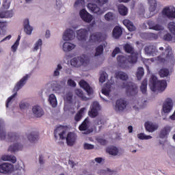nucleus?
Listing matches in <instances>:
<instances>
[{
  "instance_id": "1",
  "label": "nucleus",
  "mask_w": 175,
  "mask_h": 175,
  "mask_svg": "<svg viewBox=\"0 0 175 175\" xmlns=\"http://www.w3.org/2000/svg\"><path fill=\"white\" fill-rule=\"evenodd\" d=\"M125 53L131 54L127 57L124 55H118L117 57L118 65L122 69H131L134 64L137 62V53H135V49H133L131 44H125L123 46Z\"/></svg>"
},
{
  "instance_id": "2",
  "label": "nucleus",
  "mask_w": 175,
  "mask_h": 175,
  "mask_svg": "<svg viewBox=\"0 0 175 175\" xmlns=\"http://www.w3.org/2000/svg\"><path fill=\"white\" fill-rule=\"evenodd\" d=\"M66 135V130H65V129L62 126L57 127L54 131V136L55 139H58V136H59V139L61 140H64V139H66L68 146H73V144H75V143L76 142L77 135H76L75 133L72 132H69L66 137H65Z\"/></svg>"
},
{
  "instance_id": "3",
  "label": "nucleus",
  "mask_w": 175,
  "mask_h": 175,
  "mask_svg": "<svg viewBox=\"0 0 175 175\" xmlns=\"http://www.w3.org/2000/svg\"><path fill=\"white\" fill-rule=\"evenodd\" d=\"M149 87L153 92H163L167 87L165 80H158L155 75H152L149 80Z\"/></svg>"
},
{
  "instance_id": "4",
  "label": "nucleus",
  "mask_w": 175,
  "mask_h": 175,
  "mask_svg": "<svg viewBox=\"0 0 175 175\" xmlns=\"http://www.w3.org/2000/svg\"><path fill=\"white\" fill-rule=\"evenodd\" d=\"M120 88L122 89L125 88L127 95L130 96H135V95H137V92H139L137 85L133 82H123L120 85Z\"/></svg>"
},
{
  "instance_id": "5",
  "label": "nucleus",
  "mask_w": 175,
  "mask_h": 175,
  "mask_svg": "<svg viewBox=\"0 0 175 175\" xmlns=\"http://www.w3.org/2000/svg\"><path fill=\"white\" fill-rule=\"evenodd\" d=\"M165 56L163 57V55H165V53H162L161 55L157 57L158 61L159 62H166V61H172L174 59V57L173 56V52L172 51V48L170 46H168L165 49Z\"/></svg>"
},
{
  "instance_id": "6",
  "label": "nucleus",
  "mask_w": 175,
  "mask_h": 175,
  "mask_svg": "<svg viewBox=\"0 0 175 175\" xmlns=\"http://www.w3.org/2000/svg\"><path fill=\"white\" fill-rule=\"evenodd\" d=\"M99 110H100L99 103L98 102L93 103L88 111L89 117H90V118H96L99 114Z\"/></svg>"
},
{
  "instance_id": "7",
  "label": "nucleus",
  "mask_w": 175,
  "mask_h": 175,
  "mask_svg": "<svg viewBox=\"0 0 175 175\" xmlns=\"http://www.w3.org/2000/svg\"><path fill=\"white\" fill-rule=\"evenodd\" d=\"M79 130L81 132H84L83 135H90L92 133V130L90 129V120L85 118L79 126Z\"/></svg>"
},
{
  "instance_id": "8",
  "label": "nucleus",
  "mask_w": 175,
  "mask_h": 175,
  "mask_svg": "<svg viewBox=\"0 0 175 175\" xmlns=\"http://www.w3.org/2000/svg\"><path fill=\"white\" fill-rule=\"evenodd\" d=\"M85 64V56L74 57L70 60V65L75 68H80L82 65Z\"/></svg>"
},
{
  "instance_id": "9",
  "label": "nucleus",
  "mask_w": 175,
  "mask_h": 175,
  "mask_svg": "<svg viewBox=\"0 0 175 175\" xmlns=\"http://www.w3.org/2000/svg\"><path fill=\"white\" fill-rule=\"evenodd\" d=\"M144 51L145 54H146L147 55H151L152 57H155V55H158V54L159 53V51H158L157 46L152 44L145 46Z\"/></svg>"
},
{
  "instance_id": "10",
  "label": "nucleus",
  "mask_w": 175,
  "mask_h": 175,
  "mask_svg": "<svg viewBox=\"0 0 175 175\" xmlns=\"http://www.w3.org/2000/svg\"><path fill=\"white\" fill-rule=\"evenodd\" d=\"M79 16L85 23H91L94 18L92 15L88 13L85 9H82L79 11Z\"/></svg>"
},
{
  "instance_id": "11",
  "label": "nucleus",
  "mask_w": 175,
  "mask_h": 175,
  "mask_svg": "<svg viewBox=\"0 0 175 175\" xmlns=\"http://www.w3.org/2000/svg\"><path fill=\"white\" fill-rule=\"evenodd\" d=\"M13 165L9 163H4L0 165V173L3 174H8V173L13 172Z\"/></svg>"
},
{
  "instance_id": "12",
  "label": "nucleus",
  "mask_w": 175,
  "mask_h": 175,
  "mask_svg": "<svg viewBox=\"0 0 175 175\" xmlns=\"http://www.w3.org/2000/svg\"><path fill=\"white\" fill-rule=\"evenodd\" d=\"M126 100L122 98H120L116 101V109L118 110V111H123V110L126 109Z\"/></svg>"
},
{
  "instance_id": "13",
  "label": "nucleus",
  "mask_w": 175,
  "mask_h": 175,
  "mask_svg": "<svg viewBox=\"0 0 175 175\" xmlns=\"http://www.w3.org/2000/svg\"><path fill=\"white\" fill-rule=\"evenodd\" d=\"M173 108V100L171 98H168L165 100V102L163 105V110L165 113H170L172 109Z\"/></svg>"
},
{
  "instance_id": "14",
  "label": "nucleus",
  "mask_w": 175,
  "mask_h": 175,
  "mask_svg": "<svg viewBox=\"0 0 175 175\" xmlns=\"http://www.w3.org/2000/svg\"><path fill=\"white\" fill-rule=\"evenodd\" d=\"M79 85L81 88H83V90L86 91L88 95H92V94H94V90H92L91 86H90V84H88L87 81L81 80L79 81Z\"/></svg>"
},
{
  "instance_id": "15",
  "label": "nucleus",
  "mask_w": 175,
  "mask_h": 175,
  "mask_svg": "<svg viewBox=\"0 0 175 175\" xmlns=\"http://www.w3.org/2000/svg\"><path fill=\"white\" fill-rule=\"evenodd\" d=\"M29 75H26L24 76L15 85L14 90V91H18L19 90H21L25 84H27V81H28Z\"/></svg>"
},
{
  "instance_id": "16",
  "label": "nucleus",
  "mask_w": 175,
  "mask_h": 175,
  "mask_svg": "<svg viewBox=\"0 0 175 175\" xmlns=\"http://www.w3.org/2000/svg\"><path fill=\"white\" fill-rule=\"evenodd\" d=\"M88 8L93 13H95L96 14H103V11L100 10V8L96 4H94L92 3H89L88 4Z\"/></svg>"
},
{
  "instance_id": "17",
  "label": "nucleus",
  "mask_w": 175,
  "mask_h": 175,
  "mask_svg": "<svg viewBox=\"0 0 175 175\" xmlns=\"http://www.w3.org/2000/svg\"><path fill=\"white\" fill-rule=\"evenodd\" d=\"M90 43H96L100 42L102 40V33L96 32L93 33L90 36Z\"/></svg>"
},
{
  "instance_id": "18",
  "label": "nucleus",
  "mask_w": 175,
  "mask_h": 175,
  "mask_svg": "<svg viewBox=\"0 0 175 175\" xmlns=\"http://www.w3.org/2000/svg\"><path fill=\"white\" fill-rule=\"evenodd\" d=\"M149 29H153L154 31H163L164 28L159 24H155L154 21H148L147 23Z\"/></svg>"
},
{
  "instance_id": "19",
  "label": "nucleus",
  "mask_w": 175,
  "mask_h": 175,
  "mask_svg": "<svg viewBox=\"0 0 175 175\" xmlns=\"http://www.w3.org/2000/svg\"><path fill=\"white\" fill-rule=\"evenodd\" d=\"M24 31L27 35H31L32 33V31H33V28L29 25V19L26 18L23 22Z\"/></svg>"
},
{
  "instance_id": "20",
  "label": "nucleus",
  "mask_w": 175,
  "mask_h": 175,
  "mask_svg": "<svg viewBox=\"0 0 175 175\" xmlns=\"http://www.w3.org/2000/svg\"><path fill=\"white\" fill-rule=\"evenodd\" d=\"M32 111L34 116L37 118H40L43 114H44V111H43V109L41 108L39 105H35L32 108Z\"/></svg>"
},
{
  "instance_id": "21",
  "label": "nucleus",
  "mask_w": 175,
  "mask_h": 175,
  "mask_svg": "<svg viewBox=\"0 0 175 175\" xmlns=\"http://www.w3.org/2000/svg\"><path fill=\"white\" fill-rule=\"evenodd\" d=\"M87 35H88V31L85 29H81L77 31V38L79 40H85Z\"/></svg>"
},
{
  "instance_id": "22",
  "label": "nucleus",
  "mask_w": 175,
  "mask_h": 175,
  "mask_svg": "<svg viewBox=\"0 0 175 175\" xmlns=\"http://www.w3.org/2000/svg\"><path fill=\"white\" fill-rule=\"evenodd\" d=\"M63 39L64 40H72V39H75V32L73 30L68 29H67L64 35H63Z\"/></svg>"
},
{
  "instance_id": "23",
  "label": "nucleus",
  "mask_w": 175,
  "mask_h": 175,
  "mask_svg": "<svg viewBox=\"0 0 175 175\" xmlns=\"http://www.w3.org/2000/svg\"><path fill=\"white\" fill-rule=\"evenodd\" d=\"M123 24L126 27L127 29L130 31V32H133V31H136V27L135 25H133V23H132L129 19H124L123 21Z\"/></svg>"
},
{
  "instance_id": "24",
  "label": "nucleus",
  "mask_w": 175,
  "mask_h": 175,
  "mask_svg": "<svg viewBox=\"0 0 175 175\" xmlns=\"http://www.w3.org/2000/svg\"><path fill=\"white\" fill-rule=\"evenodd\" d=\"M115 77L116 79H120V80H122V81H126V80L129 79V77H128V74L122 71H118L116 72Z\"/></svg>"
},
{
  "instance_id": "25",
  "label": "nucleus",
  "mask_w": 175,
  "mask_h": 175,
  "mask_svg": "<svg viewBox=\"0 0 175 175\" xmlns=\"http://www.w3.org/2000/svg\"><path fill=\"white\" fill-rule=\"evenodd\" d=\"M6 139V131L5 130V124L3 121L0 120V140Z\"/></svg>"
},
{
  "instance_id": "26",
  "label": "nucleus",
  "mask_w": 175,
  "mask_h": 175,
  "mask_svg": "<svg viewBox=\"0 0 175 175\" xmlns=\"http://www.w3.org/2000/svg\"><path fill=\"white\" fill-rule=\"evenodd\" d=\"M122 35V28L120 26H116L113 30V36L115 39H118Z\"/></svg>"
},
{
  "instance_id": "27",
  "label": "nucleus",
  "mask_w": 175,
  "mask_h": 175,
  "mask_svg": "<svg viewBox=\"0 0 175 175\" xmlns=\"http://www.w3.org/2000/svg\"><path fill=\"white\" fill-rule=\"evenodd\" d=\"M144 126L148 132H154L158 129V126L150 122H145Z\"/></svg>"
},
{
  "instance_id": "28",
  "label": "nucleus",
  "mask_w": 175,
  "mask_h": 175,
  "mask_svg": "<svg viewBox=\"0 0 175 175\" xmlns=\"http://www.w3.org/2000/svg\"><path fill=\"white\" fill-rule=\"evenodd\" d=\"M21 150H23V145L18 143L11 145L8 148V151H10V152H16V151H20Z\"/></svg>"
},
{
  "instance_id": "29",
  "label": "nucleus",
  "mask_w": 175,
  "mask_h": 175,
  "mask_svg": "<svg viewBox=\"0 0 175 175\" xmlns=\"http://www.w3.org/2000/svg\"><path fill=\"white\" fill-rule=\"evenodd\" d=\"M172 131V127L169 126H165L161 131L160 133V137L161 139H163L165 137H166V136H167V135H169V133H170V131Z\"/></svg>"
},
{
  "instance_id": "30",
  "label": "nucleus",
  "mask_w": 175,
  "mask_h": 175,
  "mask_svg": "<svg viewBox=\"0 0 175 175\" xmlns=\"http://www.w3.org/2000/svg\"><path fill=\"white\" fill-rule=\"evenodd\" d=\"M27 139L30 143H35V142L38 141L39 139V133L38 132H32L28 136Z\"/></svg>"
},
{
  "instance_id": "31",
  "label": "nucleus",
  "mask_w": 175,
  "mask_h": 175,
  "mask_svg": "<svg viewBox=\"0 0 175 175\" xmlns=\"http://www.w3.org/2000/svg\"><path fill=\"white\" fill-rule=\"evenodd\" d=\"M75 47H76V45H75V44H72L69 42H66L64 43L63 44V50L64 51H72V50H73V49H75Z\"/></svg>"
},
{
  "instance_id": "32",
  "label": "nucleus",
  "mask_w": 175,
  "mask_h": 175,
  "mask_svg": "<svg viewBox=\"0 0 175 175\" xmlns=\"http://www.w3.org/2000/svg\"><path fill=\"white\" fill-rule=\"evenodd\" d=\"M118 10L121 16H126L128 14V8L122 4L118 5Z\"/></svg>"
},
{
  "instance_id": "33",
  "label": "nucleus",
  "mask_w": 175,
  "mask_h": 175,
  "mask_svg": "<svg viewBox=\"0 0 175 175\" xmlns=\"http://www.w3.org/2000/svg\"><path fill=\"white\" fill-rule=\"evenodd\" d=\"M1 159L2 161H9L10 162H12V163H16V162H17L16 157L12 155H3Z\"/></svg>"
},
{
  "instance_id": "34",
  "label": "nucleus",
  "mask_w": 175,
  "mask_h": 175,
  "mask_svg": "<svg viewBox=\"0 0 175 175\" xmlns=\"http://www.w3.org/2000/svg\"><path fill=\"white\" fill-rule=\"evenodd\" d=\"M49 102L51 105L52 107H56L57 105V97L54 94H51L49 97Z\"/></svg>"
},
{
  "instance_id": "35",
  "label": "nucleus",
  "mask_w": 175,
  "mask_h": 175,
  "mask_svg": "<svg viewBox=\"0 0 175 175\" xmlns=\"http://www.w3.org/2000/svg\"><path fill=\"white\" fill-rule=\"evenodd\" d=\"M84 111H85V108H81L80 110L77 113L75 117V120L77 122H79L83 118V114H84Z\"/></svg>"
},
{
  "instance_id": "36",
  "label": "nucleus",
  "mask_w": 175,
  "mask_h": 175,
  "mask_svg": "<svg viewBox=\"0 0 175 175\" xmlns=\"http://www.w3.org/2000/svg\"><path fill=\"white\" fill-rule=\"evenodd\" d=\"M107 152L109 154V155H113L116 157V155L118 154V148L116 146H111L107 148Z\"/></svg>"
},
{
  "instance_id": "37",
  "label": "nucleus",
  "mask_w": 175,
  "mask_h": 175,
  "mask_svg": "<svg viewBox=\"0 0 175 175\" xmlns=\"http://www.w3.org/2000/svg\"><path fill=\"white\" fill-rule=\"evenodd\" d=\"M147 85H148L147 79H144L142 82V85L140 87L141 92H142V94H147Z\"/></svg>"
},
{
  "instance_id": "38",
  "label": "nucleus",
  "mask_w": 175,
  "mask_h": 175,
  "mask_svg": "<svg viewBox=\"0 0 175 175\" xmlns=\"http://www.w3.org/2000/svg\"><path fill=\"white\" fill-rule=\"evenodd\" d=\"M143 76H144V68H143V67H139L136 72L137 80H142Z\"/></svg>"
},
{
  "instance_id": "39",
  "label": "nucleus",
  "mask_w": 175,
  "mask_h": 175,
  "mask_svg": "<svg viewBox=\"0 0 175 175\" xmlns=\"http://www.w3.org/2000/svg\"><path fill=\"white\" fill-rule=\"evenodd\" d=\"M159 75L160 77H167L169 75H170V72L169 71V69L167 68H161L159 71Z\"/></svg>"
},
{
  "instance_id": "40",
  "label": "nucleus",
  "mask_w": 175,
  "mask_h": 175,
  "mask_svg": "<svg viewBox=\"0 0 175 175\" xmlns=\"http://www.w3.org/2000/svg\"><path fill=\"white\" fill-rule=\"evenodd\" d=\"M148 3L150 12H155L157 10V0H148Z\"/></svg>"
},
{
  "instance_id": "41",
  "label": "nucleus",
  "mask_w": 175,
  "mask_h": 175,
  "mask_svg": "<svg viewBox=\"0 0 175 175\" xmlns=\"http://www.w3.org/2000/svg\"><path fill=\"white\" fill-rule=\"evenodd\" d=\"M85 4V0H77L75 2L74 7L77 9L79 8H83Z\"/></svg>"
},
{
  "instance_id": "42",
  "label": "nucleus",
  "mask_w": 175,
  "mask_h": 175,
  "mask_svg": "<svg viewBox=\"0 0 175 175\" xmlns=\"http://www.w3.org/2000/svg\"><path fill=\"white\" fill-rule=\"evenodd\" d=\"M75 94L79 96V98H81L82 100H87V97L84 96V93H83V90L80 89H77L75 90Z\"/></svg>"
},
{
  "instance_id": "43",
  "label": "nucleus",
  "mask_w": 175,
  "mask_h": 175,
  "mask_svg": "<svg viewBox=\"0 0 175 175\" xmlns=\"http://www.w3.org/2000/svg\"><path fill=\"white\" fill-rule=\"evenodd\" d=\"M116 18V15L112 12H108L105 15V19L106 21H111Z\"/></svg>"
},
{
  "instance_id": "44",
  "label": "nucleus",
  "mask_w": 175,
  "mask_h": 175,
  "mask_svg": "<svg viewBox=\"0 0 175 175\" xmlns=\"http://www.w3.org/2000/svg\"><path fill=\"white\" fill-rule=\"evenodd\" d=\"M168 29L170 32H171V33L175 36V23L174 22H170L168 23Z\"/></svg>"
},
{
  "instance_id": "45",
  "label": "nucleus",
  "mask_w": 175,
  "mask_h": 175,
  "mask_svg": "<svg viewBox=\"0 0 175 175\" xmlns=\"http://www.w3.org/2000/svg\"><path fill=\"white\" fill-rule=\"evenodd\" d=\"M102 54H103V45L101 44L96 48L95 57H98Z\"/></svg>"
},
{
  "instance_id": "46",
  "label": "nucleus",
  "mask_w": 175,
  "mask_h": 175,
  "mask_svg": "<svg viewBox=\"0 0 175 175\" xmlns=\"http://www.w3.org/2000/svg\"><path fill=\"white\" fill-rule=\"evenodd\" d=\"M138 139H140V140H148V139H152V137L150 135H146L144 133H139L137 135Z\"/></svg>"
},
{
  "instance_id": "47",
  "label": "nucleus",
  "mask_w": 175,
  "mask_h": 175,
  "mask_svg": "<svg viewBox=\"0 0 175 175\" xmlns=\"http://www.w3.org/2000/svg\"><path fill=\"white\" fill-rule=\"evenodd\" d=\"M96 140L100 146H106V144H107V140L102 137H97Z\"/></svg>"
},
{
  "instance_id": "48",
  "label": "nucleus",
  "mask_w": 175,
  "mask_h": 175,
  "mask_svg": "<svg viewBox=\"0 0 175 175\" xmlns=\"http://www.w3.org/2000/svg\"><path fill=\"white\" fill-rule=\"evenodd\" d=\"M8 137L10 142H14V140H17V136L16 135V133H10L8 135Z\"/></svg>"
},
{
  "instance_id": "49",
  "label": "nucleus",
  "mask_w": 175,
  "mask_h": 175,
  "mask_svg": "<svg viewBox=\"0 0 175 175\" xmlns=\"http://www.w3.org/2000/svg\"><path fill=\"white\" fill-rule=\"evenodd\" d=\"M16 96H17V92H15L13 95H12L8 98L5 104L6 107H9V103H10V102H12V100L14 98H16Z\"/></svg>"
},
{
  "instance_id": "50",
  "label": "nucleus",
  "mask_w": 175,
  "mask_h": 175,
  "mask_svg": "<svg viewBox=\"0 0 175 175\" xmlns=\"http://www.w3.org/2000/svg\"><path fill=\"white\" fill-rule=\"evenodd\" d=\"M42 39H39L38 42L35 44L34 51H37V50H39V48L42 47Z\"/></svg>"
},
{
  "instance_id": "51",
  "label": "nucleus",
  "mask_w": 175,
  "mask_h": 175,
  "mask_svg": "<svg viewBox=\"0 0 175 175\" xmlns=\"http://www.w3.org/2000/svg\"><path fill=\"white\" fill-rule=\"evenodd\" d=\"M61 69H62V66H61V64H58L56 70L53 72V76H59V70H61Z\"/></svg>"
},
{
  "instance_id": "52",
  "label": "nucleus",
  "mask_w": 175,
  "mask_h": 175,
  "mask_svg": "<svg viewBox=\"0 0 175 175\" xmlns=\"http://www.w3.org/2000/svg\"><path fill=\"white\" fill-rule=\"evenodd\" d=\"M163 39L167 42H170L173 39V36L170 33H167L163 36Z\"/></svg>"
},
{
  "instance_id": "53",
  "label": "nucleus",
  "mask_w": 175,
  "mask_h": 175,
  "mask_svg": "<svg viewBox=\"0 0 175 175\" xmlns=\"http://www.w3.org/2000/svg\"><path fill=\"white\" fill-rule=\"evenodd\" d=\"M94 146L91 144L85 143L83 145L84 150H94Z\"/></svg>"
},
{
  "instance_id": "54",
  "label": "nucleus",
  "mask_w": 175,
  "mask_h": 175,
  "mask_svg": "<svg viewBox=\"0 0 175 175\" xmlns=\"http://www.w3.org/2000/svg\"><path fill=\"white\" fill-rule=\"evenodd\" d=\"M96 3H98L99 6H103L105 3L109 2V0H94Z\"/></svg>"
},
{
  "instance_id": "55",
  "label": "nucleus",
  "mask_w": 175,
  "mask_h": 175,
  "mask_svg": "<svg viewBox=\"0 0 175 175\" xmlns=\"http://www.w3.org/2000/svg\"><path fill=\"white\" fill-rule=\"evenodd\" d=\"M106 72H103L100 75V79H99V81L100 83H105L106 81Z\"/></svg>"
},
{
  "instance_id": "56",
  "label": "nucleus",
  "mask_w": 175,
  "mask_h": 175,
  "mask_svg": "<svg viewBox=\"0 0 175 175\" xmlns=\"http://www.w3.org/2000/svg\"><path fill=\"white\" fill-rule=\"evenodd\" d=\"M121 51V49H120L119 47H116L112 52L111 53V57H113L114 58V57H116V55H117V54H118V53H120Z\"/></svg>"
},
{
  "instance_id": "57",
  "label": "nucleus",
  "mask_w": 175,
  "mask_h": 175,
  "mask_svg": "<svg viewBox=\"0 0 175 175\" xmlns=\"http://www.w3.org/2000/svg\"><path fill=\"white\" fill-rule=\"evenodd\" d=\"M4 13L5 14V18H10V17H13V11H5Z\"/></svg>"
},
{
  "instance_id": "58",
  "label": "nucleus",
  "mask_w": 175,
  "mask_h": 175,
  "mask_svg": "<svg viewBox=\"0 0 175 175\" xmlns=\"http://www.w3.org/2000/svg\"><path fill=\"white\" fill-rule=\"evenodd\" d=\"M67 83L70 87H76V82L72 79H68Z\"/></svg>"
},
{
  "instance_id": "59",
  "label": "nucleus",
  "mask_w": 175,
  "mask_h": 175,
  "mask_svg": "<svg viewBox=\"0 0 175 175\" xmlns=\"http://www.w3.org/2000/svg\"><path fill=\"white\" fill-rule=\"evenodd\" d=\"M169 12H170V8L169 7L163 8L162 13L164 16H167L169 14Z\"/></svg>"
},
{
  "instance_id": "60",
  "label": "nucleus",
  "mask_w": 175,
  "mask_h": 175,
  "mask_svg": "<svg viewBox=\"0 0 175 175\" xmlns=\"http://www.w3.org/2000/svg\"><path fill=\"white\" fill-rule=\"evenodd\" d=\"M72 98H73V96L72 95V94H70V93L66 94V100H67V102H68V103L72 102Z\"/></svg>"
},
{
  "instance_id": "61",
  "label": "nucleus",
  "mask_w": 175,
  "mask_h": 175,
  "mask_svg": "<svg viewBox=\"0 0 175 175\" xmlns=\"http://www.w3.org/2000/svg\"><path fill=\"white\" fill-rule=\"evenodd\" d=\"M167 17H168V18H175V12L170 11L167 15Z\"/></svg>"
},
{
  "instance_id": "62",
  "label": "nucleus",
  "mask_w": 175,
  "mask_h": 175,
  "mask_svg": "<svg viewBox=\"0 0 175 175\" xmlns=\"http://www.w3.org/2000/svg\"><path fill=\"white\" fill-rule=\"evenodd\" d=\"M18 44L17 42H15L12 46V50L13 51V53H16V51H17V49L18 47Z\"/></svg>"
},
{
  "instance_id": "63",
  "label": "nucleus",
  "mask_w": 175,
  "mask_h": 175,
  "mask_svg": "<svg viewBox=\"0 0 175 175\" xmlns=\"http://www.w3.org/2000/svg\"><path fill=\"white\" fill-rule=\"evenodd\" d=\"M102 94L105 95V96H109V95H110V92L107 89L103 88L102 89Z\"/></svg>"
},
{
  "instance_id": "64",
  "label": "nucleus",
  "mask_w": 175,
  "mask_h": 175,
  "mask_svg": "<svg viewBox=\"0 0 175 175\" xmlns=\"http://www.w3.org/2000/svg\"><path fill=\"white\" fill-rule=\"evenodd\" d=\"M19 107L20 109H21L22 110L25 109L27 107V103H21L20 105H19Z\"/></svg>"
}]
</instances>
